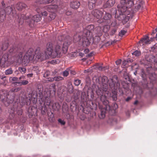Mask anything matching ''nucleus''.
<instances>
[{
	"label": "nucleus",
	"mask_w": 157,
	"mask_h": 157,
	"mask_svg": "<svg viewBox=\"0 0 157 157\" xmlns=\"http://www.w3.org/2000/svg\"><path fill=\"white\" fill-rule=\"evenodd\" d=\"M127 60H128V62H132L133 61L132 59H127Z\"/></svg>",
	"instance_id": "4d7b16f0"
},
{
	"label": "nucleus",
	"mask_w": 157,
	"mask_h": 157,
	"mask_svg": "<svg viewBox=\"0 0 157 157\" xmlns=\"http://www.w3.org/2000/svg\"><path fill=\"white\" fill-rule=\"evenodd\" d=\"M33 73L29 74L27 75V76L28 77H32L33 76Z\"/></svg>",
	"instance_id": "09e8293b"
},
{
	"label": "nucleus",
	"mask_w": 157,
	"mask_h": 157,
	"mask_svg": "<svg viewBox=\"0 0 157 157\" xmlns=\"http://www.w3.org/2000/svg\"><path fill=\"white\" fill-rule=\"evenodd\" d=\"M150 59H147V60L149 62H157V59H156L155 57L154 56H153L150 55L149 56Z\"/></svg>",
	"instance_id": "aec40b11"
},
{
	"label": "nucleus",
	"mask_w": 157,
	"mask_h": 157,
	"mask_svg": "<svg viewBox=\"0 0 157 157\" xmlns=\"http://www.w3.org/2000/svg\"><path fill=\"white\" fill-rule=\"evenodd\" d=\"M70 71L69 69H67L65 71H64L63 73V75L64 76H67L68 75L69 72Z\"/></svg>",
	"instance_id": "bb28decb"
},
{
	"label": "nucleus",
	"mask_w": 157,
	"mask_h": 157,
	"mask_svg": "<svg viewBox=\"0 0 157 157\" xmlns=\"http://www.w3.org/2000/svg\"><path fill=\"white\" fill-rule=\"evenodd\" d=\"M14 110L13 109H11V111H10V114H11V113H12V114H11V115L12 117H13V114L14 113Z\"/></svg>",
	"instance_id": "49530a36"
},
{
	"label": "nucleus",
	"mask_w": 157,
	"mask_h": 157,
	"mask_svg": "<svg viewBox=\"0 0 157 157\" xmlns=\"http://www.w3.org/2000/svg\"><path fill=\"white\" fill-rule=\"evenodd\" d=\"M41 17L39 14H37L34 16L33 17L32 20L36 22L40 21L41 19Z\"/></svg>",
	"instance_id": "2eb2a0df"
},
{
	"label": "nucleus",
	"mask_w": 157,
	"mask_h": 157,
	"mask_svg": "<svg viewBox=\"0 0 157 157\" xmlns=\"http://www.w3.org/2000/svg\"><path fill=\"white\" fill-rule=\"evenodd\" d=\"M74 40L75 42H78L79 44L85 47L89 46L90 42L88 38L86 37L80 36L76 35L74 37Z\"/></svg>",
	"instance_id": "39448f33"
},
{
	"label": "nucleus",
	"mask_w": 157,
	"mask_h": 157,
	"mask_svg": "<svg viewBox=\"0 0 157 157\" xmlns=\"http://www.w3.org/2000/svg\"><path fill=\"white\" fill-rule=\"evenodd\" d=\"M2 5L3 6V4H4V2L2 1Z\"/></svg>",
	"instance_id": "338daca9"
},
{
	"label": "nucleus",
	"mask_w": 157,
	"mask_h": 157,
	"mask_svg": "<svg viewBox=\"0 0 157 157\" xmlns=\"http://www.w3.org/2000/svg\"><path fill=\"white\" fill-rule=\"evenodd\" d=\"M8 46V43L7 41H6L5 43H3L1 47L2 49V50H5Z\"/></svg>",
	"instance_id": "4be33fe9"
},
{
	"label": "nucleus",
	"mask_w": 157,
	"mask_h": 157,
	"mask_svg": "<svg viewBox=\"0 0 157 157\" xmlns=\"http://www.w3.org/2000/svg\"><path fill=\"white\" fill-rule=\"evenodd\" d=\"M121 59H119L116 62V64L117 65H120L121 64Z\"/></svg>",
	"instance_id": "c03bdc74"
},
{
	"label": "nucleus",
	"mask_w": 157,
	"mask_h": 157,
	"mask_svg": "<svg viewBox=\"0 0 157 157\" xmlns=\"http://www.w3.org/2000/svg\"><path fill=\"white\" fill-rule=\"evenodd\" d=\"M121 4L117 6L118 10L121 13H124L127 8H130L133 5V2L132 0H121Z\"/></svg>",
	"instance_id": "7ed1b4c3"
},
{
	"label": "nucleus",
	"mask_w": 157,
	"mask_h": 157,
	"mask_svg": "<svg viewBox=\"0 0 157 157\" xmlns=\"http://www.w3.org/2000/svg\"><path fill=\"white\" fill-rule=\"evenodd\" d=\"M103 89L102 90V88H98L96 91V93L97 94L98 96H101L102 94H104V93H105L107 94H108V91H107L106 90V92L104 91L105 88H103Z\"/></svg>",
	"instance_id": "9b49d317"
},
{
	"label": "nucleus",
	"mask_w": 157,
	"mask_h": 157,
	"mask_svg": "<svg viewBox=\"0 0 157 157\" xmlns=\"http://www.w3.org/2000/svg\"><path fill=\"white\" fill-rule=\"evenodd\" d=\"M128 62V60H124L122 62V63L124 65H125L127 64V63Z\"/></svg>",
	"instance_id": "a18cd8bd"
},
{
	"label": "nucleus",
	"mask_w": 157,
	"mask_h": 157,
	"mask_svg": "<svg viewBox=\"0 0 157 157\" xmlns=\"http://www.w3.org/2000/svg\"><path fill=\"white\" fill-rule=\"evenodd\" d=\"M33 70L35 71L37 74L39 73L40 72L37 66H35L33 68Z\"/></svg>",
	"instance_id": "c85d7f7f"
},
{
	"label": "nucleus",
	"mask_w": 157,
	"mask_h": 157,
	"mask_svg": "<svg viewBox=\"0 0 157 157\" xmlns=\"http://www.w3.org/2000/svg\"><path fill=\"white\" fill-rule=\"evenodd\" d=\"M136 71L134 73V74L136 75Z\"/></svg>",
	"instance_id": "774afa93"
},
{
	"label": "nucleus",
	"mask_w": 157,
	"mask_h": 157,
	"mask_svg": "<svg viewBox=\"0 0 157 157\" xmlns=\"http://www.w3.org/2000/svg\"><path fill=\"white\" fill-rule=\"evenodd\" d=\"M71 73H72L74 75H75V71H71Z\"/></svg>",
	"instance_id": "680f3d73"
},
{
	"label": "nucleus",
	"mask_w": 157,
	"mask_h": 157,
	"mask_svg": "<svg viewBox=\"0 0 157 157\" xmlns=\"http://www.w3.org/2000/svg\"><path fill=\"white\" fill-rule=\"evenodd\" d=\"M81 82V81L79 80H75L74 81V84L75 85L78 86L79 85Z\"/></svg>",
	"instance_id": "f704fd0d"
},
{
	"label": "nucleus",
	"mask_w": 157,
	"mask_h": 157,
	"mask_svg": "<svg viewBox=\"0 0 157 157\" xmlns=\"http://www.w3.org/2000/svg\"><path fill=\"white\" fill-rule=\"evenodd\" d=\"M25 78V77L24 76L22 75V76H21L19 78V79H21L22 78L23 79H24Z\"/></svg>",
	"instance_id": "5fc2aeb1"
},
{
	"label": "nucleus",
	"mask_w": 157,
	"mask_h": 157,
	"mask_svg": "<svg viewBox=\"0 0 157 157\" xmlns=\"http://www.w3.org/2000/svg\"><path fill=\"white\" fill-rule=\"evenodd\" d=\"M58 121L62 125H64L65 123V122L63 121L61 119H59Z\"/></svg>",
	"instance_id": "37998d69"
},
{
	"label": "nucleus",
	"mask_w": 157,
	"mask_h": 157,
	"mask_svg": "<svg viewBox=\"0 0 157 157\" xmlns=\"http://www.w3.org/2000/svg\"><path fill=\"white\" fill-rule=\"evenodd\" d=\"M141 52L140 51L136 50L133 52L132 54L133 55H134L136 56H138L141 55Z\"/></svg>",
	"instance_id": "393cba45"
},
{
	"label": "nucleus",
	"mask_w": 157,
	"mask_h": 157,
	"mask_svg": "<svg viewBox=\"0 0 157 157\" xmlns=\"http://www.w3.org/2000/svg\"><path fill=\"white\" fill-rule=\"evenodd\" d=\"M102 94L101 95L100 100L105 105H107L108 103V101L107 100V97L105 95Z\"/></svg>",
	"instance_id": "f8f14e48"
},
{
	"label": "nucleus",
	"mask_w": 157,
	"mask_h": 157,
	"mask_svg": "<svg viewBox=\"0 0 157 157\" xmlns=\"http://www.w3.org/2000/svg\"><path fill=\"white\" fill-rule=\"evenodd\" d=\"M138 101H135V102H134V105H136L137 104V103H138Z\"/></svg>",
	"instance_id": "bf43d9fd"
},
{
	"label": "nucleus",
	"mask_w": 157,
	"mask_h": 157,
	"mask_svg": "<svg viewBox=\"0 0 157 157\" xmlns=\"http://www.w3.org/2000/svg\"><path fill=\"white\" fill-rule=\"evenodd\" d=\"M28 19H29V17H25L24 14H22L21 16L20 21H21L22 20L25 19L28 20Z\"/></svg>",
	"instance_id": "2f4dec72"
},
{
	"label": "nucleus",
	"mask_w": 157,
	"mask_h": 157,
	"mask_svg": "<svg viewBox=\"0 0 157 157\" xmlns=\"http://www.w3.org/2000/svg\"><path fill=\"white\" fill-rule=\"evenodd\" d=\"M34 53L33 49L29 48L24 56L22 59V63L27 65L30 61L32 60L34 57Z\"/></svg>",
	"instance_id": "20e7f679"
},
{
	"label": "nucleus",
	"mask_w": 157,
	"mask_h": 157,
	"mask_svg": "<svg viewBox=\"0 0 157 157\" xmlns=\"http://www.w3.org/2000/svg\"><path fill=\"white\" fill-rule=\"evenodd\" d=\"M150 41L151 40L149 39L148 36H145L140 41V43L143 44L144 45L145 44H150Z\"/></svg>",
	"instance_id": "1a4fd4ad"
},
{
	"label": "nucleus",
	"mask_w": 157,
	"mask_h": 157,
	"mask_svg": "<svg viewBox=\"0 0 157 157\" xmlns=\"http://www.w3.org/2000/svg\"><path fill=\"white\" fill-rule=\"evenodd\" d=\"M2 16H0V18L2 17H3V16L4 17H5V15L4 14H3V13H2Z\"/></svg>",
	"instance_id": "13d9d810"
},
{
	"label": "nucleus",
	"mask_w": 157,
	"mask_h": 157,
	"mask_svg": "<svg viewBox=\"0 0 157 157\" xmlns=\"http://www.w3.org/2000/svg\"><path fill=\"white\" fill-rule=\"evenodd\" d=\"M19 56L18 57H17V60H16V61L17 62H19V61L21 60V58L22 57V55L21 53H20L19 54Z\"/></svg>",
	"instance_id": "a19ab883"
},
{
	"label": "nucleus",
	"mask_w": 157,
	"mask_h": 157,
	"mask_svg": "<svg viewBox=\"0 0 157 157\" xmlns=\"http://www.w3.org/2000/svg\"><path fill=\"white\" fill-rule=\"evenodd\" d=\"M54 80L53 78H48V79L47 80V81H49V82H52Z\"/></svg>",
	"instance_id": "8fccbe9b"
},
{
	"label": "nucleus",
	"mask_w": 157,
	"mask_h": 157,
	"mask_svg": "<svg viewBox=\"0 0 157 157\" xmlns=\"http://www.w3.org/2000/svg\"><path fill=\"white\" fill-rule=\"evenodd\" d=\"M49 17L50 18V19L49 20H53L56 17L55 14L54 13H51V14L50 15Z\"/></svg>",
	"instance_id": "7c9ffc66"
},
{
	"label": "nucleus",
	"mask_w": 157,
	"mask_h": 157,
	"mask_svg": "<svg viewBox=\"0 0 157 157\" xmlns=\"http://www.w3.org/2000/svg\"><path fill=\"white\" fill-rule=\"evenodd\" d=\"M53 0H40V2L41 3L47 4L52 2Z\"/></svg>",
	"instance_id": "b1692460"
},
{
	"label": "nucleus",
	"mask_w": 157,
	"mask_h": 157,
	"mask_svg": "<svg viewBox=\"0 0 157 157\" xmlns=\"http://www.w3.org/2000/svg\"><path fill=\"white\" fill-rule=\"evenodd\" d=\"M109 29V26L108 25L105 26L103 29V31L104 32H107Z\"/></svg>",
	"instance_id": "72a5a7b5"
},
{
	"label": "nucleus",
	"mask_w": 157,
	"mask_h": 157,
	"mask_svg": "<svg viewBox=\"0 0 157 157\" xmlns=\"http://www.w3.org/2000/svg\"><path fill=\"white\" fill-rule=\"evenodd\" d=\"M96 67L100 70H102L103 68L102 67L100 66L98 64H97Z\"/></svg>",
	"instance_id": "ea45409f"
},
{
	"label": "nucleus",
	"mask_w": 157,
	"mask_h": 157,
	"mask_svg": "<svg viewBox=\"0 0 157 157\" xmlns=\"http://www.w3.org/2000/svg\"><path fill=\"white\" fill-rule=\"evenodd\" d=\"M94 28V26L93 25H90L88 26L87 27V30H91Z\"/></svg>",
	"instance_id": "79ce46f5"
},
{
	"label": "nucleus",
	"mask_w": 157,
	"mask_h": 157,
	"mask_svg": "<svg viewBox=\"0 0 157 157\" xmlns=\"http://www.w3.org/2000/svg\"><path fill=\"white\" fill-rule=\"evenodd\" d=\"M131 98L130 97H128L126 99V101H128L129 100L131 99Z\"/></svg>",
	"instance_id": "6e6d98bb"
},
{
	"label": "nucleus",
	"mask_w": 157,
	"mask_h": 157,
	"mask_svg": "<svg viewBox=\"0 0 157 157\" xmlns=\"http://www.w3.org/2000/svg\"><path fill=\"white\" fill-rule=\"evenodd\" d=\"M92 14L94 17L98 19H99L101 18L102 12L99 10H95L93 11Z\"/></svg>",
	"instance_id": "0eeeda50"
},
{
	"label": "nucleus",
	"mask_w": 157,
	"mask_h": 157,
	"mask_svg": "<svg viewBox=\"0 0 157 157\" xmlns=\"http://www.w3.org/2000/svg\"><path fill=\"white\" fill-rule=\"evenodd\" d=\"M71 7L74 9H78L80 6V3L78 1L71 2L70 4Z\"/></svg>",
	"instance_id": "9d476101"
},
{
	"label": "nucleus",
	"mask_w": 157,
	"mask_h": 157,
	"mask_svg": "<svg viewBox=\"0 0 157 157\" xmlns=\"http://www.w3.org/2000/svg\"><path fill=\"white\" fill-rule=\"evenodd\" d=\"M27 21L28 22H29L30 23H31L32 22V21Z\"/></svg>",
	"instance_id": "69168bd1"
},
{
	"label": "nucleus",
	"mask_w": 157,
	"mask_h": 157,
	"mask_svg": "<svg viewBox=\"0 0 157 157\" xmlns=\"http://www.w3.org/2000/svg\"><path fill=\"white\" fill-rule=\"evenodd\" d=\"M115 3L114 0H109L105 4V7H110L113 6Z\"/></svg>",
	"instance_id": "ddd939ff"
},
{
	"label": "nucleus",
	"mask_w": 157,
	"mask_h": 157,
	"mask_svg": "<svg viewBox=\"0 0 157 157\" xmlns=\"http://www.w3.org/2000/svg\"><path fill=\"white\" fill-rule=\"evenodd\" d=\"M96 0H89L88 5L90 9H93L95 6Z\"/></svg>",
	"instance_id": "4468645a"
},
{
	"label": "nucleus",
	"mask_w": 157,
	"mask_h": 157,
	"mask_svg": "<svg viewBox=\"0 0 157 157\" xmlns=\"http://www.w3.org/2000/svg\"><path fill=\"white\" fill-rule=\"evenodd\" d=\"M52 48V44L51 43H49L47 44V49L45 53L46 55L47 56H51L53 58L56 57V56H54V54L55 53L54 50H53Z\"/></svg>",
	"instance_id": "423d86ee"
},
{
	"label": "nucleus",
	"mask_w": 157,
	"mask_h": 157,
	"mask_svg": "<svg viewBox=\"0 0 157 157\" xmlns=\"http://www.w3.org/2000/svg\"><path fill=\"white\" fill-rule=\"evenodd\" d=\"M44 54L43 53L39 52H38L37 55L36 56V59H42L44 57Z\"/></svg>",
	"instance_id": "412c9836"
},
{
	"label": "nucleus",
	"mask_w": 157,
	"mask_h": 157,
	"mask_svg": "<svg viewBox=\"0 0 157 157\" xmlns=\"http://www.w3.org/2000/svg\"><path fill=\"white\" fill-rule=\"evenodd\" d=\"M63 78L60 76H56L54 78V79L56 81H59L62 80Z\"/></svg>",
	"instance_id": "cd10ccee"
},
{
	"label": "nucleus",
	"mask_w": 157,
	"mask_h": 157,
	"mask_svg": "<svg viewBox=\"0 0 157 157\" xmlns=\"http://www.w3.org/2000/svg\"><path fill=\"white\" fill-rule=\"evenodd\" d=\"M12 11V7L10 6H8L6 9L4 11V13L3 14H5V12L7 14H9L11 13Z\"/></svg>",
	"instance_id": "f3484780"
},
{
	"label": "nucleus",
	"mask_w": 157,
	"mask_h": 157,
	"mask_svg": "<svg viewBox=\"0 0 157 157\" xmlns=\"http://www.w3.org/2000/svg\"><path fill=\"white\" fill-rule=\"evenodd\" d=\"M49 73L48 72H46V73H45L44 74V75H46L47 76H48V74H49Z\"/></svg>",
	"instance_id": "052dcab7"
},
{
	"label": "nucleus",
	"mask_w": 157,
	"mask_h": 157,
	"mask_svg": "<svg viewBox=\"0 0 157 157\" xmlns=\"http://www.w3.org/2000/svg\"><path fill=\"white\" fill-rule=\"evenodd\" d=\"M13 73V70L11 68L9 69L6 71V74L9 75L12 74Z\"/></svg>",
	"instance_id": "c756f323"
},
{
	"label": "nucleus",
	"mask_w": 157,
	"mask_h": 157,
	"mask_svg": "<svg viewBox=\"0 0 157 157\" xmlns=\"http://www.w3.org/2000/svg\"><path fill=\"white\" fill-rule=\"evenodd\" d=\"M93 53L91 52L89 54H88V56L89 57L91 56H93Z\"/></svg>",
	"instance_id": "864d4df0"
},
{
	"label": "nucleus",
	"mask_w": 157,
	"mask_h": 157,
	"mask_svg": "<svg viewBox=\"0 0 157 157\" xmlns=\"http://www.w3.org/2000/svg\"><path fill=\"white\" fill-rule=\"evenodd\" d=\"M17 80V78L16 77H11L10 78V81H16Z\"/></svg>",
	"instance_id": "58836bf2"
},
{
	"label": "nucleus",
	"mask_w": 157,
	"mask_h": 157,
	"mask_svg": "<svg viewBox=\"0 0 157 157\" xmlns=\"http://www.w3.org/2000/svg\"><path fill=\"white\" fill-rule=\"evenodd\" d=\"M126 33V31L124 30H121L119 33V35L121 36H122L124 35Z\"/></svg>",
	"instance_id": "473e14b6"
},
{
	"label": "nucleus",
	"mask_w": 157,
	"mask_h": 157,
	"mask_svg": "<svg viewBox=\"0 0 157 157\" xmlns=\"http://www.w3.org/2000/svg\"><path fill=\"white\" fill-rule=\"evenodd\" d=\"M26 5L23 3L18 2L15 6V7L18 10H21L26 7Z\"/></svg>",
	"instance_id": "6e6552de"
},
{
	"label": "nucleus",
	"mask_w": 157,
	"mask_h": 157,
	"mask_svg": "<svg viewBox=\"0 0 157 157\" xmlns=\"http://www.w3.org/2000/svg\"><path fill=\"white\" fill-rule=\"evenodd\" d=\"M112 16L109 13L105 12V15L103 17V19L106 20H109L111 18Z\"/></svg>",
	"instance_id": "6ab92c4d"
},
{
	"label": "nucleus",
	"mask_w": 157,
	"mask_h": 157,
	"mask_svg": "<svg viewBox=\"0 0 157 157\" xmlns=\"http://www.w3.org/2000/svg\"><path fill=\"white\" fill-rule=\"evenodd\" d=\"M71 12L69 11H68L66 12V14L67 15H71Z\"/></svg>",
	"instance_id": "603ef678"
},
{
	"label": "nucleus",
	"mask_w": 157,
	"mask_h": 157,
	"mask_svg": "<svg viewBox=\"0 0 157 157\" xmlns=\"http://www.w3.org/2000/svg\"><path fill=\"white\" fill-rule=\"evenodd\" d=\"M58 7V6L57 5H49V6H47V9L49 11L51 12L52 11H51V10H55Z\"/></svg>",
	"instance_id": "dca6fc26"
},
{
	"label": "nucleus",
	"mask_w": 157,
	"mask_h": 157,
	"mask_svg": "<svg viewBox=\"0 0 157 157\" xmlns=\"http://www.w3.org/2000/svg\"><path fill=\"white\" fill-rule=\"evenodd\" d=\"M105 111L103 110H101V112L99 115V117L100 119H102L105 118Z\"/></svg>",
	"instance_id": "5701e85b"
},
{
	"label": "nucleus",
	"mask_w": 157,
	"mask_h": 157,
	"mask_svg": "<svg viewBox=\"0 0 157 157\" xmlns=\"http://www.w3.org/2000/svg\"><path fill=\"white\" fill-rule=\"evenodd\" d=\"M116 31V30L115 29H113L111 32V35L113 34L114 33H115Z\"/></svg>",
	"instance_id": "de8ad7c7"
},
{
	"label": "nucleus",
	"mask_w": 157,
	"mask_h": 157,
	"mask_svg": "<svg viewBox=\"0 0 157 157\" xmlns=\"http://www.w3.org/2000/svg\"><path fill=\"white\" fill-rule=\"evenodd\" d=\"M116 42V41H115V40H114V41H113V42L111 43V44H113V43H114Z\"/></svg>",
	"instance_id": "0e129e2a"
},
{
	"label": "nucleus",
	"mask_w": 157,
	"mask_h": 157,
	"mask_svg": "<svg viewBox=\"0 0 157 157\" xmlns=\"http://www.w3.org/2000/svg\"><path fill=\"white\" fill-rule=\"evenodd\" d=\"M62 44L59 43L58 44L55 45L54 49L55 53L54 56H58L60 57L63 53H66L68 49V44L66 43H64L63 44V46L61 48Z\"/></svg>",
	"instance_id": "f03ea898"
},
{
	"label": "nucleus",
	"mask_w": 157,
	"mask_h": 157,
	"mask_svg": "<svg viewBox=\"0 0 157 157\" xmlns=\"http://www.w3.org/2000/svg\"><path fill=\"white\" fill-rule=\"evenodd\" d=\"M18 70L22 74H24L26 72V69L23 67H19Z\"/></svg>",
	"instance_id": "a878e982"
},
{
	"label": "nucleus",
	"mask_w": 157,
	"mask_h": 157,
	"mask_svg": "<svg viewBox=\"0 0 157 157\" xmlns=\"http://www.w3.org/2000/svg\"><path fill=\"white\" fill-rule=\"evenodd\" d=\"M42 15L44 17H46L48 15V13L46 11H41V12Z\"/></svg>",
	"instance_id": "4c0bfd02"
},
{
	"label": "nucleus",
	"mask_w": 157,
	"mask_h": 157,
	"mask_svg": "<svg viewBox=\"0 0 157 157\" xmlns=\"http://www.w3.org/2000/svg\"><path fill=\"white\" fill-rule=\"evenodd\" d=\"M59 40L60 41H61L63 40V39L62 38H60L59 37Z\"/></svg>",
	"instance_id": "e2e57ef3"
},
{
	"label": "nucleus",
	"mask_w": 157,
	"mask_h": 157,
	"mask_svg": "<svg viewBox=\"0 0 157 157\" xmlns=\"http://www.w3.org/2000/svg\"><path fill=\"white\" fill-rule=\"evenodd\" d=\"M2 101L5 106H7L11 102H12L13 100H10L7 98H6L3 99Z\"/></svg>",
	"instance_id": "a211bd4d"
},
{
	"label": "nucleus",
	"mask_w": 157,
	"mask_h": 157,
	"mask_svg": "<svg viewBox=\"0 0 157 157\" xmlns=\"http://www.w3.org/2000/svg\"><path fill=\"white\" fill-rule=\"evenodd\" d=\"M84 52L85 53H87L89 52V50L88 49H86L84 50Z\"/></svg>",
	"instance_id": "3c124183"
},
{
	"label": "nucleus",
	"mask_w": 157,
	"mask_h": 157,
	"mask_svg": "<svg viewBox=\"0 0 157 157\" xmlns=\"http://www.w3.org/2000/svg\"><path fill=\"white\" fill-rule=\"evenodd\" d=\"M100 79L101 81V83H99V84L101 85V86H101L102 88H105L104 91L105 92H106L108 87L107 84L108 82L110 87L112 88H113L114 90L117 89L120 86V83L117 79V77L113 78V79H111L109 81L108 78L105 76H103Z\"/></svg>",
	"instance_id": "f257e3e1"
},
{
	"label": "nucleus",
	"mask_w": 157,
	"mask_h": 157,
	"mask_svg": "<svg viewBox=\"0 0 157 157\" xmlns=\"http://www.w3.org/2000/svg\"><path fill=\"white\" fill-rule=\"evenodd\" d=\"M29 83V82L28 80H23L21 81V85H25Z\"/></svg>",
	"instance_id": "c9c22d12"
},
{
	"label": "nucleus",
	"mask_w": 157,
	"mask_h": 157,
	"mask_svg": "<svg viewBox=\"0 0 157 157\" xmlns=\"http://www.w3.org/2000/svg\"><path fill=\"white\" fill-rule=\"evenodd\" d=\"M129 17L128 16H126L125 17V18L124 20L123 21V23H125L126 22H127L129 20Z\"/></svg>",
	"instance_id": "e433bc0d"
}]
</instances>
